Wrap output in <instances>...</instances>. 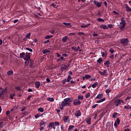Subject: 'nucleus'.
<instances>
[{"label": "nucleus", "instance_id": "nucleus-1", "mask_svg": "<svg viewBox=\"0 0 131 131\" xmlns=\"http://www.w3.org/2000/svg\"><path fill=\"white\" fill-rule=\"evenodd\" d=\"M73 101V98H67L63 99L59 106H63V107H70L71 103Z\"/></svg>", "mask_w": 131, "mask_h": 131}, {"label": "nucleus", "instance_id": "nucleus-2", "mask_svg": "<svg viewBox=\"0 0 131 131\" xmlns=\"http://www.w3.org/2000/svg\"><path fill=\"white\" fill-rule=\"evenodd\" d=\"M114 104L116 107H118L120 105L124 104V101L121 99H117L114 101Z\"/></svg>", "mask_w": 131, "mask_h": 131}, {"label": "nucleus", "instance_id": "nucleus-3", "mask_svg": "<svg viewBox=\"0 0 131 131\" xmlns=\"http://www.w3.org/2000/svg\"><path fill=\"white\" fill-rule=\"evenodd\" d=\"M120 41L123 46H127V45H128L129 40L128 38H123L121 39Z\"/></svg>", "mask_w": 131, "mask_h": 131}, {"label": "nucleus", "instance_id": "nucleus-4", "mask_svg": "<svg viewBox=\"0 0 131 131\" xmlns=\"http://www.w3.org/2000/svg\"><path fill=\"white\" fill-rule=\"evenodd\" d=\"M30 55H31V53L26 52V55H25L26 56L24 58L25 61H28V60H29V61H30V57H31Z\"/></svg>", "mask_w": 131, "mask_h": 131}, {"label": "nucleus", "instance_id": "nucleus-5", "mask_svg": "<svg viewBox=\"0 0 131 131\" xmlns=\"http://www.w3.org/2000/svg\"><path fill=\"white\" fill-rule=\"evenodd\" d=\"M80 104H81V101L77 99H76L73 101V104L74 106H78L79 105H80Z\"/></svg>", "mask_w": 131, "mask_h": 131}, {"label": "nucleus", "instance_id": "nucleus-6", "mask_svg": "<svg viewBox=\"0 0 131 131\" xmlns=\"http://www.w3.org/2000/svg\"><path fill=\"white\" fill-rule=\"evenodd\" d=\"M74 115L76 117H79L81 116V112H80V110H77L74 113Z\"/></svg>", "mask_w": 131, "mask_h": 131}, {"label": "nucleus", "instance_id": "nucleus-7", "mask_svg": "<svg viewBox=\"0 0 131 131\" xmlns=\"http://www.w3.org/2000/svg\"><path fill=\"white\" fill-rule=\"evenodd\" d=\"M120 123V119H119V118H117L115 122L114 126H115V127H117Z\"/></svg>", "mask_w": 131, "mask_h": 131}, {"label": "nucleus", "instance_id": "nucleus-8", "mask_svg": "<svg viewBox=\"0 0 131 131\" xmlns=\"http://www.w3.org/2000/svg\"><path fill=\"white\" fill-rule=\"evenodd\" d=\"M71 49H72V50L75 51V52H78V51L79 52H81V49H80V47H79V46H78L77 48H76V47H72Z\"/></svg>", "mask_w": 131, "mask_h": 131}, {"label": "nucleus", "instance_id": "nucleus-9", "mask_svg": "<svg viewBox=\"0 0 131 131\" xmlns=\"http://www.w3.org/2000/svg\"><path fill=\"white\" fill-rule=\"evenodd\" d=\"M125 26H126V24H120L119 28L122 31L124 30V28H125Z\"/></svg>", "mask_w": 131, "mask_h": 131}, {"label": "nucleus", "instance_id": "nucleus-10", "mask_svg": "<svg viewBox=\"0 0 131 131\" xmlns=\"http://www.w3.org/2000/svg\"><path fill=\"white\" fill-rule=\"evenodd\" d=\"M99 73L101 74L102 76H105V75H107V73H108V71L107 70H104L103 72L99 71Z\"/></svg>", "mask_w": 131, "mask_h": 131}, {"label": "nucleus", "instance_id": "nucleus-11", "mask_svg": "<svg viewBox=\"0 0 131 131\" xmlns=\"http://www.w3.org/2000/svg\"><path fill=\"white\" fill-rule=\"evenodd\" d=\"M46 123H47V121H46L45 120H41V122L40 123V126H42V125L46 126Z\"/></svg>", "mask_w": 131, "mask_h": 131}, {"label": "nucleus", "instance_id": "nucleus-12", "mask_svg": "<svg viewBox=\"0 0 131 131\" xmlns=\"http://www.w3.org/2000/svg\"><path fill=\"white\" fill-rule=\"evenodd\" d=\"M110 66V61L109 60H106L105 62H104V66L105 67H107L109 68V66Z\"/></svg>", "mask_w": 131, "mask_h": 131}, {"label": "nucleus", "instance_id": "nucleus-13", "mask_svg": "<svg viewBox=\"0 0 131 131\" xmlns=\"http://www.w3.org/2000/svg\"><path fill=\"white\" fill-rule=\"evenodd\" d=\"M35 88L37 89H39V86H40V82L36 81L35 84Z\"/></svg>", "mask_w": 131, "mask_h": 131}, {"label": "nucleus", "instance_id": "nucleus-14", "mask_svg": "<svg viewBox=\"0 0 131 131\" xmlns=\"http://www.w3.org/2000/svg\"><path fill=\"white\" fill-rule=\"evenodd\" d=\"M125 9H126V12H131V9L130 7H129V6H128V5H127V4H125Z\"/></svg>", "mask_w": 131, "mask_h": 131}, {"label": "nucleus", "instance_id": "nucleus-15", "mask_svg": "<svg viewBox=\"0 0 131 131\" xmlns=\"http://www.w3.org/2000/svg\"><path fill=\"white\" fill-rule=\"evenodd\" d=\"M67 69V68H66V65L63 64V66L60 68V70L61 72H63L64 70H66Z\"/></svg>", "mask_w": 131, "mask_h": 131}, {"label": "nucleus", "instance_id": "nucleus-16", "mask_svg": "<svg viewBox=\"0 0 131 131\" xmlns=\"http://www.w3.org/2000/svg\"><path fill=\"white\" fill-rule=\"evenodd\" d=\"M100 28H102V29H108V27L106 25H101L99 26Z\"/></svg>", "mask_w": 131, "mask_h": 131}, {"label": "nucleus", "instance_id": "nucleus-17", "mask_svg": "<svg viewBox=\"0 0 131 131\" xmlns=\"http://www.w3.org/2000/svg\"><path fill=\"white\" fill-rule=\"evenodd\" d=\"M120 24H126V21L124 19V18L122 17L121 18V22L120 23Z\"/></svg>", "mask_w": 131, "mask_h": 131}, {"label": "nucleus", "instance_id": "nucleus-18", "mask_svg": "<svg viewBox=\"0 0 131 131\" xmlns=\"http://www.w3.org/2000/svg\"><path fill=\"white\" fill-rule=\"evenodd\" d=\"M43 114H40V113H37L35 115V119H37L39 117H40V116H42Z\"/></svg>", "mask_w": 131, "mask_h": 131}, {"label": "nucleus", "instance_id": "nucleus-19", "mask_svg": "<svg viewBox=\"0 0 131 131\" xmlns=\"http://www.w3.org/2000/svg\"><path fill=\"white\" fill-rule=\"evenodd\" d=\"M98 85H99V83H98V82H95L94 84L92 85V88H93V89H96V88H97Z\"/></svg>", "mask_w": 131, "mask_h": 131}, {"label": "nucleus", "instance_id": "nucleus-20", "mask_svg": "<svg viewBox=\"0 0 131 131\" xmlns=\"http://www.w3.org/2000/svg\"><path fill=\"white\" fill-rule=\"evenodd\" d=\"M26 54L24 52H22L20 53V58L23 59L24 60V58H25Z\"/></svg>", "mask_w": 131, "mask_h": 131}, {"label": "nucleus", "instance_id": "nucleus-21", "mask_svg": "<svg viewBox=\"0 0 131 131\" xmlns=\"http://www.w3.org/2000/svg\"><path fill=\"white\" fill-rule=\"evenodd\" d=\"M68 119H69V117L67 116H63V121L64 122H67L68 121Z\"/></svg>", "mask_w": 131, "mask_h": 131}, {"label": "nucleus", "instance_id": "nucleus-22", "mask_svg": "<svg viewBox=\"0 0 131 131\" xmlns=\"http://www.w3.org/2000/svg\"><path fill=\"white\" fill-rule=\"evenodd\" d=\"M14 74V71L13 70H10L7 72V75L10 76V75H13Z\"/></svg>", "mask_w": 131, "mask_h": 131}, {"label": "nucleus", "instance_id": "nucleus-23", "mask_svg": "<svg viewBox=\"0 0 131 131\" xmlns=\"http://www.w3.org/2000/svg\"><path fill=\"white\" fill-rule=\"evenodd\" d=\"M104 101H106V98H105V97L97 101L96 103H102V102H104Z\"/></svg>", "mask_w": 131, "mask_h": 131}, {"label": "nucleus", "instance_id": "nucleus-24", "mask_svg": "<svg viewBox=\"0 0 131 131\" xmlns=\"http://www.w3.org/2000/svg\"><path fill=\"white\" fill-rule=\"evenodd\" d=\"M103 98V93L98 94L96 97V99H102Z\"/></svg>", "mask_w": 131, "mask_h": 131}, {"label": "nucleus", "instance_id": "nucleus-25", "mask_svg": "<svg viewBox=\"0 0 131 131\" xmlns=\"http://www.w3.org/2000/svg\"><path fill=\"white\" fill-rule=\"evenodd\" d=\"M69 38V37L67 36H66L62 38V41L63 42H66V41Z\"/></svg>", "mask_w": 131, "mask_h": 131}, {"label": "nucleus", "instance_id": "nucleus-26", "mask_svg": "<svg viewBox=\"0 0 131 131\" xmlns=\"http://www.w3.org/2000/svg\"><path fill=\"white\" fill-rule=\"evenodd\" d=\"M55 126V123L54 122H51L49 124V127H50V128H53Z\"/></svg>", "mask_w": 131, "mask_h": 131}, {"label": "nucleus", "instance_id": "nucleus-27", "mask_svg": "<svg viewBox=\"0 0 131 131\" xmlns=\"http://www.w3.org/2000/svg\"><path fill=\"white\" fill-rule=\"evenodd\" d=\"M124 95V92H122L121 93L117 95V98H121V97H122V96H123Z\"/></svg>", "mask_w": 131, "mask_h": 131}, {"label": "nucleus", "instance_id": "nucleus-28", "mask_svg": "<svg viewBox=\"0 0 131 131\" xmlns=\"http://www.w3.org/2000/svg\"><path fill=\"white\" fill-rule=\"evenodd\" d=\"M91 25V24H87V25H81V26H80V27L81 28H88V27H89V26H90Z\"/></svg>", "mask_w": 131, "mask_h": 131}, {"label": "nucleus", "instance_id": "nucleus-29", "mask_svg": "<svg viewBox=\"0 0 131 131\" xmlns=\"http://www.w3.org/2000/svg\"><path fill=\"white\" fill-rule=\"evenodd\" d=\"M63 24L66 26H70V27H72V26H71V23H63Z\"/></svg>", "mask_w": 131, "mask_h": 131}, {"label": "nucleus", "instance_id": "nucleus-30", "mask_svg": "<svg viewBox=\"0 0 131 131\" xmlns=\"http://www.w3.org/2000/svg\"><path fill=\"white\" fill-rule=\"evenodd\" d=\"M5 91H2L1 93H0V98H4V95H5Z\"/></svg>", "mask_w": 131, "mask_h": 131}, {"label": "nucleus", "instance_id": "nucleus-31", "mask_svg": "<svg viewBox=\"0 0 131 131\" xmlns=\"http://www.w3.org/2000/svg\"><path fill=\"white\" fill-rule=\"evenodd\" d=\"M30 35H31V33H29L26 34V38H28V39H30Z\"/></svg>", "mask_w": 131, "mask_h": 131}, {"label": "nucleus", "instance_id": "nucleus-32", "mask_svg": "<svg viewBox=\"0 0 131 131\" xmlns=\"http://www.w3.org/2000/svg\"><path fill=\"white\" fill-rule=\"evenodd\" d=\"M112 90H110V89H107L105 90V93L106 94V95H107L108 96H109L110 94L109 93H111Z\"/></svg>", "mask_w": 131, "mask_h": 131}, {"label": "nucleus", "instance_id": "nucleus-33", "mask_svg": "<svg viewBox=\"0 0 131 131\" xmlns=\"http://www.w3.org/2000/svg\"><path fill=\"white\" fill-rule=\"evenodd\" d=\"M97 63H99V64H101L102 62H103V59L102 58H99L97 60Z\"/></svg>", "mask_w": 131, "mask_h": 131}, {"label": "nucleus", "instance_id": "nucleus-34", "mask_svg": "<svg viewBox=\"0 0 131 131\" xmlns=\"http://www.w3.org/2000/svg\"><path fill=\"white\" fill-rule=\"evenodd\" d=\"M47 100L50 102H54L55 101V100L54 99V98L53 97H49L47 99Z\"/></svg>", "mask_w": 131, "mask_h": 131}, {"label": "nucleus", "instance_id": "nucleus-35", "mask_svg": "<svg viewBox=\"0 0 131 131\" xmlns=\"http://www.w3.org/2000/svg\"><path fill=\"white\" fill-rule=\"evenodd\" d=\"M86 121V123H88V124H91V118L87 119Z\"/></svg>", "mask_w": 131, "mask_h": 131}, {"label": "nucleus", "instance_id": "nucleus-36", "mask_svg": "<svg viewBox=\"0 0 131 131\" xmlns=\"http://www.w3.org/2000/svg\"><path fill=\"white\" fill-rule=\"evenodd\" d=\"M38 112H41V113H43V108L40 107V108H38Z\"/></svg>", "mask_w": 131, "mask_h": 131}, {"label": "nucleus", "instance_id": "nucleus-37", "mask_svg": "<svg viewBox=\"0 0 131 131\" xmlns=\"http://www.w3.org/2000/svg\"><path fill=\"white\" fill-rule=\"evenodd\" d=\"M51 37H53V35H47L45 37V39H50Z\"/></svg>", "mask_w": 131, "mask_h": 131}, {"label": "nucleus", "instance_id": "nucleus-38", "mask_svg": "<svg viewBox=\"0 0 131 131\" xmlns=\"http://www.w3.org/2000/svg\"><path fill=\"white\" fill-rule=\"evenodd\" d=\"M72 78V77H71L70 75H69L67 78V82H70V80H71Z\"/></svg>", "mask_w": 131, "mask_h": 131}, {"label": "nucleus", "instance_id": "nucleus-39", "mask_svg": "<svg viewBox=\"0 0 131 131\" xmlns=\"http://www.w3.org/2000/svg\"><path fill=\"white\" fill-rule=\"evenodd\" d=\"M101 4V3L97 2V3H96V7H97V8H100L102 6Z\"/></svg>", "mask_w": 131, "mask_h": 131}, {"label": "nucleus", "instance_id": "nucleus-40", "mask_svg": "<svg viewBox=\"0 0 131 131\" xmlns=\"http://www.w3.org/2000/svg\"><path fill=\"white\" fill-rule=\"evenodd\" d=\"M78 100H83V95H79L78 96Z\"/></svg>", "mask_w": 131, "mask_h": 131}, {"label": "nucleus", "instance_id": "nucleus-41", "mask_svg": "<svg viewBox=\"0 0 131 131\" xmlns=\"http://www.w3.org/2000/svg\"><path fill=\"white\" fill-rule=\"evenodd\" d=\"M131 97L128 96L125 99V102H129V100H130Z\"/></svg>", "mask_w": 131, "mask_h": 131}, {"label": "nucleus", "instance_id": "nucleus-42", "mask_svg": "<svg viewBox=\"0 0 131 131\" xmlns=\"http://www.w3.org/2000/svg\"><path fill=\"white\" fill-rule=\"evenodd\" d=\"M97 21L98 22H104L105 20H104V19H103V18H98L97 19Z\"/></svg>", "mask_w": 131, "mask_h": 131}, {"label": "nucleus", "instance_id": "nucleus-43", "mask_svg": "<svg viewBox=\"0 0 131 131\" xmlns=\"http://www.w3.org/2000/svg\"><path fill=\"white\" fill-rule=\"evenodd\" d=\"M14 96H15V93H11L10 95V97L11 100H13V99H14Z\"/></svg>", "mask_w": 131, "mask_h": 131}, {"label": "nucleus", "instance_id": "nucleus-44", "mask_svg": "<svg viewBox=\"0 0 131 131\" xmlns=\"http://www.w3.org/2000/svg\"><path fill=\"white\" fill-rule=\"evenodd\" d=\"M50 52H51V51L48 50L46 49L43 51V54H48V53H50Z\"/></svg>", "mask_w": 131, "mask_h": 131}, {"label": "nucleus", "instance_id": "nucleus-45", "mask_svg": "<svg viewBox=\"0 0 131 131\" xmlns=\"http://www.w3.org/2000/svg\"><path fill=\"white\" fill-rule=\"evenodd\" d=\"M124 107L125 109H131V106L129 105H125Z\"/></svg>", "mask_w": 131, "mask_h": 131}, {"label": "nucleus", "instance_id": "nucleus-46", "mask_svg": "<svg viewBox=\"0 0 131 131\" xmlns=\"http://www.w3.org/2000/svg\"><path fill=\"white\" fill-rule=\"evenodd\" d=\"M91 77H92V76H91V75H85V79H89V78H91Z\"/></svg>", "mask_w": 131, "mask_h": 131}, {"label": "nucleus", "instance_id": "nucleus-47", "mask_svg": "<svg viewBox=\"0 0 131 131\" xmlns=\"http://www.w3.org/2000/svg\"><path fill=\"white\" fill-rule=\"evenodd\" d=\"M89 97H91V93L90 92H88L85 94V98L86 99H88Z\"/></svg>", "mask_w": 131, "mask_h": 131}, {"label": "nucleus", "instance_id": "nucleus-48", "mask_svg": "<svg viewBox=\"0 0 131 131\" xmlns=\"http://www.w3.org/2000/svg\"><path fill=\"white\" fill-rule=\"evenodd\" d=\"M117 114H118L116 112L114 113L112 116L113 118H116V116H117Z\"/></svg>", "mask_w": 131, "mask_h": 131}, {"label": "nucleus", "instance_id": "nucleus-49", "mask_svg": "<svg viewBox=\"0 0 131 131\" xmlns=\"http://www.w3.org/2000/svg\"><path fill=\"white\" fill-rule=\"evenodd\" d=\"M74 128V125H71L69 126V130H71V129Z\"/></svg>", "mask_w": 131, "mask_h": 131}, {"label": "nucleus", "instance_id": "nucleus-50", "mask_svg": "<svg viewBox=\"0 0 131 131\" xmlns=\"http://www.w3.org/2000/svg\"><path fill=\"white\" fill-rule=\"evenodd\" d=\"M61 60H63V61L65 60V59H64V57H63L62 56H61L60 58H58L57 59V62H60V61H61Z\"/></svg>", "mask_w": 131, "mask_h": 131}, {"label": "nucleus", "instance_id": "nucleus-51", "mask_svg": "<svg viewBox=\"0 0 131 131\" xmlns=\"http://www.w3.org/2000/svg\"><path fill=\"white\" fill-rule=\"evenodd\" d=\"M15 90H17V91H18L19 92L21 91V88L19 86H15Z\"/></svg>", "mask_w": 131, "mask_h": 131}, {"label": "nucleus", "instance_id": "nucleus-52", "mask_svg": "<svg viewBox=\"0 0 131 131\" xmlns=\"http://www.w3.org/2000/svg\"><path fill=\"white\" fill-rule=\"evenodd\" d=\"M26 50H27V51H29V52H30L31 53H32V52H33V50L31 48H26Z\"/></svg>", "mask_w": 131, "mask_h": 131}, {"label": "nucleus", "instance_id": "nucleus-53", "mask_svg": "<svg viewBox=\"0 0 131 131\" xmlns=\"http://www.w3.org/2000/svg\"><path fill=\"white\" fill-rule=\"evenodd\" d=\"M54 125H55V126H58L60 125V123L58 121H55L54 123Z\"/></svg>", "mask_w": 131, "mask_h": 131}, {"label": "nucleus", "instance_id": "nucleus-54", "mask_svg": "<svg viewBox=\"0 0 131 131\" xmlns=\"http://www.w3.org/2000/svg\"><path fill=\"white\" fill-rule=\"evenodd\" d=\"M78 35H85V34L82 32H78Z\"/></svg>", "mask_w": 131, "mask_h": 131}, {"label": "nucleus", "instance_id": "nucleus-55", "mask_svg": "<svg viewBox=\"0 0 131 131\" xmlns=\"http://www.w3.org/2000/svg\"><path fill=\"white\" fill-rule=\"evenodd\" d=\"M110 53H111L112 54H113V53H114V52H115V50H113V49L111 48V49H110Z\"/></svg>", "mask_w": 131, "mask_h": 131}, {"label": "nucleus", "instance_id": "nucleus-56", "mask_svg": "<svg viewBox=\"0 0 131 131\" xmlns=\"http://www.w3.org/2000/svg\"><path fill=\"white\" fill-rule=\"evenodd\" d=\"M111 125V123L110 122L106 123V127L110 126Z\"/></svg>", "mask_w": 131, "mask_h": 131}, {"label": "nucleus", "instance_id": "nucleus-57", "mask_svg": "<svg viewBox=\"0 0 131 131\" xmlns=\"http://www.w3.org/2000/svg\"><path fill=\"white\" fill-rule=\"evenodd\" d=\"M113 13L115 14V15H118V16H119V13L116 12L115 10L113 11Z\"/></svg>", "mask_w": 131, "mask_h": 131}, {"label": "nucleus", "instance_id": "nucleus-58", "mask_svg": "<svg viewBox=\"0 0 131 131\" xmlns=\"http://www.w3.org/2000/svg\"><path fill=\"white\" fill-rule=\"evenodd\" d=\"M98 104H94L92 106V109H95V108H96V107H98Z\"/></svg>", "mask_w": 131, "mask_h": 131}, {"label": "nucleus", "instance_id": "nucleus-59", "mask_svg": "<svg viewBox=\"0 0 131 131\" xmlns=\"http://www.w3.org/2000/svg\"><path fill=\"white\" fill-rule=\"evenodd\" d=\"M31 97H32L31 95H29L28 97L27 98V100L28 101H30V99H31Z\"/></svg>", "mask_w": 131, "mask_h": 131}, {"label": "nucleus", "instance_id": "nucleus-60", "mask_svg": "<svg viewBox=\"0 0 131 131\" xmlns=\"http://www.w3.org/2000/svg\"><path fill=\"white\" fill-rule=\"evenodd\" d=\"M108 28H113V25L112 24H109L107 25Z\"/></svg>", "mask_w": 131, "mask_h": 131}, {"label": "nucleus", "instance_id": "nucleus-61", "mask_svg": "<svg viewBox=\"0 0 131 131\" xmlns=\"http://www.w3.org/2000/svg\"><path fill=\"white\" fill-rule=\"evenodd\" d=\"M66 82H67V79H64L63 80H62V83L63 84H65V83H66Z\"/></svg>", "mask_w": 131, "mask_h": 131}, {"label": "nucleus", "instance_id": "nucleus-62", "mask_svg": "<svg viewBox=\"0 0 131 131\" xmlns=\"http://www.w3.org/2000/svg\"><path fill=\"white\" fill-rule=\"evenodd\" d=\"M60 128L61 130H64V129L65 128V127H64V125L62 124L60 127Z\"/></svg>", "mask_w": 131, "mask_h": 131}, {"label": "nucleus", "instance_id": "nucleus-63", "mask_svg": "<svg viewBox=\"0 0 131 131\" xmlns=\"http://www.w3.org/2000/svg\"><path fill=\"white\" fill-rule=\"evenodd\" d=\"M25 108H26L25 106H23V107L21 108L20 111H21V112H23V111H25Z\"/></svg>", "mask_w": 131, "mask_h": 131}, {"label": "nucleus", "instance_id": "nucleus-64", "mask_svg": "<svg viewBox=\"0 0 131 131\" xmlns=\"http://www.w3.org/2000/svg\"><path fill=\"white\" fill-rule=\"evenodd\" d=\"M51 5L52 6V7H53L54 8H57V5H56L54 3H52L51 4Z\"/></svg>", "mask_w": 131, "mask_h": 131}]
</instances>
